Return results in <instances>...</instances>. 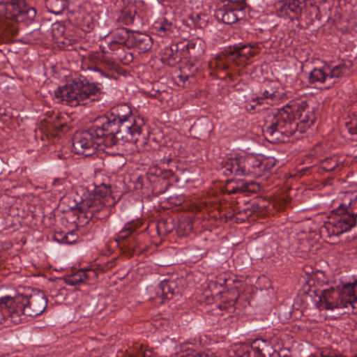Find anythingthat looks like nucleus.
Returning a JSON list of instances; mask_svg holds the SVG:
<instances>
[{
  "instance_id": "f257e3e1",
  "label": "nucleus",
  "mask_w": 357,
  "mask_h": 357,
  "mask_svg": "<svg viewBox=\"0 0 357 357\" xmlns=\"http://www.w3.org/2000/svg\"><path fill=\"white\" fill-rule=\"evenodd\" d=\"M296 117L304 127L310 128L316 119L314 107H310L307 102L301 101L297 106L296 114L290 107H286L275 114L268 115L264 131L266 137L274 142L280 140L282 135H292L298 125L296 121Z\"/></svg>"
},
{
  "instance_id": "f03ea898",
  "label": "nucleus",
  "mask_w": 357,
  "mask_h": 357,
  "mask_svg": "<svg viewBox=\"0 0 357 357\" xmlns=\"http://www.w3.org/2000/svg\"><path fill=\"white\" fill-rule=\"evenodd\" d=\"M101 96L100 84L86 79H75L54 91V98L58 102H64L71 107L89 105L99 100Z\"/></svg>"
},
{
  "instance_id": "7ed1b4c3",
  "label": "nucleus",
  "mask_w": 357,
  "mask_h": 357,
  "mask_svg": "<svg viewBox=\"0 0 357 357\" xmlns=\"http://www.w3.org/2000/svg\"><path fill=\"white\" fill-rule=\"evenodd\" d=\"M317 297V307L320 310L334 311L354 308V303L357 302V278L352 282L344 284L340 290L324 289Z\"/></svg>"
},
{
  "instance_id": "20e7f679",
  "label": "nucleus",
  "mask_w": 357,
  "mask_h": 357,
  "mask_svg": "<svg viewBox=\"0 0 357 357\" xmlns=\"http://www.w3.org/2000/svg\"><path fill=\"white\" fill-rule=\"evenodd\" d=\"M96 129L102 130L97 135L98 150L110 155L116 154L122 145L121 138L123 137L118 123L106 117L100 118L96 120Z\"/></svg>"
},
{
  "instance_id": "39448f33",
  "label": "nucleus",
  "mask_w": 357,
  "mask_h": 357,
  "mask_svg": "<svg viewBox=\"0 0 357 357\" xmlns=\"http://www.w3.org/2000/svg\"><path fill=\"white\" fill-rule=\"evenodd\" d=\"M19 296L0 298V329L27 321L29 315Z\"/></svg>"
},
{
  "instance_id": "423d86ee",
  "label": "nucleus",
  "mask_w": 357,
  "mask_h": 357,
  "mask_svg": "<svg viewBox=\"0 0 357 357\" xmlns=\"http://www.w3.org/2000/svg\"><path fill=\"white\" fill-rule=\"evenodd\" d=\"M223 174L226 176H252L261 175L263 165L254 155L239 156L228 159L223 167Z\"/></svg>"
},
{
  "instance_id": "0eeeda50",
  "label": "nucleus",
  "mask_w": 357,
  "mask_h": 357,
  "mask_svg": "<svg viewBox=\"0 0 357 357\" xmlns=\"http://www.w3.org/2000/svg\"><path fill=\"white\" fill-rule=\"evenodd\" d=\"M117 201L112 196L110 188L103 185L96 189L93 195L82 200L81 208L87 215L93 217L105 207L114 206Z\"/></svg>"
},
{
  "instance_id": "6e6552de",
  "label": "nucleus",
  "mask_w": 357,
  "mask_h": 357,
  "mask_svg": "<svg viewBox=\"0 0 357 357\" xmlns=\"http://www.w3.org/2000/svg\"><path fill=\"white\" fill-rule=\"evenodd\" d=\"M342 206L346 207V211L334 216L325 223L324 229L329 236H337L347 232L356 225L357 216L350 208V196L340 206Z\"/></svg>"
},
{
  "instance_id": "1a4fd4ad",
  "label": "nucleus",
  "mask_w": 357,
  "mask_h": 357,
  "mask_svg": "<svg viewBox=\"0 0 357 357\" xmlns=\"http://www.w3.org/2000/svg\"><path fill=\"white\" fill-rule=\"evenodd\" d=\"M101 130L96 129V121L88 130L77 132L73 139V149L75 153L86 157L92 155L98 150L97 135Z\"/></svg>"
},
{
  "instance_id": "9d476101",
  "label": "nucleus",
  "mask_w": 357,
  "mask_h": 357,
  "mask_svg": "<svg viewBox=\"0 0 357 357\" xmlns=\"http://www.w3.org/2000/svg\"><path fill=\"white\" fill-rule=\"evenodd\" d=\"M21 301L29 317H36L41 314L47 307V300L43 292L30 296L20 295Z\"/></svg>"
},
{
  "instance_id": "9b49d317",
  "label": "nucleus",
  "mask_w": 357,
  "mask_h": 357,
  "mask_svg": "<svg viewBox=\"0 0 357 357\" xmlns=\"http://www.w3.org/2000/svg\"><path fill=\"white\" fill-rule=\"evenodd\" d=\"M10 7L12 12L10 17L17 23L29 25L33 21L36 15L34 8L23 3L12 4ZM8 9L10 10V8H8Z\"/></svg>"
},
{
  "instance_id": "f8f14e48",
  "label": "nucleus",
  "mask_w": 357,
  "mask_h": 357,
  "mask_svg": "<svg viewBox=\"0 0 357 357\" xmlns=\"http://www.w3.org/2000/svg\"><path fill=\"white\" fill-rule=\"evenodd\" d=\"M268 346V342L262 338L255 339L250 346H243L236 353L238 357H264L263 351Z\"/></svg>"
},
{
  "instance_id": "ddd939ff",
  "label": "nucleus",
  "mask_w": 357,
  "mask_h": 357,
  "mask_svg": "<svg viewBox=\"0 0 357 357\" xmlns=\"http://www.w3.org/2000/svg\"><path fill=\"white\" fill-rule=\"evenodd\" d=\"M261 95L270 104H275L284 97L283 91L277 82H266L261 88Z\"/></svg>"
},
{
  "instance_id": "4468645a",
  "label": "nucleus",
  "mask_w": 357,
  "mask_h": 357,
  "mask_svg": "<svg viewBox=\"0 0 357 357\" xmlns=\"http://www.w3.org/2000/svg\"><path fill=\"white\" fill-rule=\"evenodd\" d=\"M257 53V49L250 44H239L225 51L226 56L232 61L238 58L248 60Z\"/></svg>"
},
{
  "instance_id": "2eb2a0df",
  "label": "nucleus",
  "mask_w": 357,
  "mask_h": 357,
  "mask_svg": "<svg viewBox=\"0 0 357 357\" xmlns=\"http://www.w3.org/2000/svg\"><path fill=\"white\" fill-rule=\"evenodd\" d=\"M112 115L114 119L111 121L116 122L119 126V129L123 127L129 121H132L134 116L132 115L130 107L126 105H121L112 109Z\"/></svg>"
},
{
  "instance_id": "dca6fc26",
  "label": "nucleus",
  "mask_w": 357,
  "mask_h": 357,
  "mask_svg": "<svg viewBox=\"0 0 357 357\" xmlns=\"http://www.w3.org/2000/svg\"><path fill=\"white\" fill-rule=\"evenodd\" d=\"M96 272L91 268L80 270L66 278V283L70 286L77 285L81 282L96 278Z\"/></svg>"
},
{
  "instance_id": "f3484780",
  "label": "nucleus",
  "mask_w": 357,
  "mask_h": 357,
  "mask_svg": "<svg viewBox=\"0 0 357 357\" xmlns=\"http://www.w3.org/2000/svg\"><path fill=\"white\" fill-rule=\"evenodd\" d=\"M144 126V119L135 116L132 119V121H129L123 127L121 128V132H127L130 136V140L136 143L139 140L138 136L142 133V127Z\"/></svg>"
},
{
  "instance_id": "a211bd4d",
  "label": "nucleus",
  "mask_w": 357,
  "mask_h": 357,
  "mask_svg": "<svg viewBox=\"0 0 357 357\" xmlns=\"http://www.w3.org/2000/svg\"><path fill=\"white\" fill-rule=\"evenodd\" d=\"M241 9L234 10L231 8H220L217 13V17L222 21L223 23L227 24H231L235 23L239 18V13Z\"/></svg>"
},
{
  "instance_id": "6ab92c4d",
  "label": "nucleus",
  "mask_w": 357,
  "mask_h": 357,
  "mask_svg": "<svg viewBox=\"0 0 357 357\" xmlns=\"http://www.w3.org/2000/svg\"><path fill=\"white\" fill-rule=\"evenodd\" d=\"M153 29L159 36H167L173 33L174 26L167 19L162 18L154 23Z\"/></svg>"
},
{
  "instance_id": "aec40b11",
  "label": "nucleus",
  "mask_w": 357,
  "mask_h": 357,
  "mask_svg": "<svg viewBox=\"0 0 357 357\" xmlns=\"http://www.w3.org/2000/svg\"><path fill=\"white\" fill-rule=\"evenodd\" d=\"M309 80L311 83L328 82L326 64L321 68H314L309 74Z\"/></svg>"
},
{
  "instance_id": "412c9836",
  "label": "nucleus",
  "mask_w": 357,
  "mask_h": 357,
  "mask_svg": "<svg viewBox=\"0 0 357 357\" xmlns=\"http://www.w3.org/2000/svg\"><path fill=\"white\" fill-rule=\"evenodd\" d=\"M347 71L344 65H326V73L328 79L330 83L333 82V79L337 78L342 75Z\"/></svg>"
},
{
  "instance_id": "4be33fe9",
  "label": "nucleus",
  "mask_w": 357,
  "mask_h": 357,
  "mask_svg": "<svg viewBox=\"0 0 357 357\" xmlns=\"http://www.w3.org/2000/svg\"><path fill=\"white\" fill-rule=\"evenodd\" d=\"M186 48L190 56L199 57L204 53V49L202 45V41L199 39L191 40L186 45Z\"/></svg>"
},
{
  "instance_id": "5701e85b",
  "label": "nucleus",
  "mask_w": 357,
  "mask_h": 357,
  "mask_svg": "<svg viewBox=\"0 0 357 357\" xmlns=\"http://www.w3.org/2000/svg\"><path fill=\"white\" fill-rule=\"evenodd\" d=\"M128 30L124 27L119 28L112 33L113 43L123 45L129 38Z\"/></svg>"
},
{
  "instance_id": "b1692460",
  "label": "nucleus",
  "mask_w": 357,
  "mask_h": 357,
  "mask_svg": "<svg viewBox=\"0 0 357 357\" xmlns=\"http://www.w3.org/2000/svg\"><path fill=\"white\" fill-rule=\"evenodd\" d=\"M47 6L50 11L54 14H61L68 8L66 0H47Z\"/></svg>"
},
{
  "instance_id": "393cba45",
  "label": "nucleus",
  "mask_w": 357,
  "mask_h": 357,
  "mask_svg": "<svg viewBox=\"0 0 357 357\" xmlns=\"http://www.w3.org/2000/svg\"><path fill=\"white\" fill-rule=\"evenodd\" d=\"M123 45L120 44H113V40H110L106 45H100V50L104 54H118V52Z\"/></svg>"
},
{
  "instance_id": "a878e982",
  "label": "nucleus",
  "mask_w": 357,
  "mask_h": 357,
  "mask_svg": "<svg viewBox=\"0 0 357 357\" xmlns=\"http://www.w3.org/2000/svg\"><path fill=\"white\" fill-rule=\"evenodd\" d=\"M77 236L74 231L66 234L59 233L55 236V239L61 243L72 244L77 241Z\"/></svg>"
},
{
  "instance_id": "bb28decb",
  "label": "nucleus",
  "mask_w": 357,
  "mask_h": 357,
  "mask_svg": "<svg viewBox=\"0 0 357 357\" xmlns=\"http://www.w3.org/2000/svg\"><path fill=\"white\" fill-rule=\"evenodd\" d=\"M151 38L147 35H142L136 38V44L139 48L146 52L151 47Z\"/></svg>"
},
{
  "instance_id": "cd10ccee",
  "label": "nucleus",
  "mask_w": 357,
  "mask_h": 357,
  "mask_svg": "<svg viewBox=\"0 0 357 357\" xmlns=\"http://www.w3.org/2000/svg\"><path fill=\"white\" fill-rule=\"evenodd\" d=\"M134 231V229L132 225H127L122 230L120 231L119 234V238L124 240L129 237L132 232Z\"/></svg>"
},
{
  "instance_id": "c85d7f7f",
  "label": "nucleus",
  "mask_w": 357,
  "mask_h": 357,
  "mask_svg": "<svg viewBox=\"0 0 357 357\" xmlns=\"http://www.w3.org/2000/svg\"><path fill=\"white\" fill-rule=\"evenodd\" d=\"M347 126L351 135H357V114L354 115Z\"/></svg>"
},
{
  "instance_id": "c756f323",
  "label": "nucleus",
  "mask_w": 357,
  "mask_h": 357,
  "mask_svg": "<svg viewBox=\"0 0 357 357\" xmlns=\"http://www.w3.org/2000/svg\"><path fill=\"white\" fill-rule=\"evenodd\" d=\"M347 126L351 135H357V114L354 115Z\"/></svg>"
},
{
  "instance_id": "7c9ffc66",
  "label": "nucleus",
  "mask_w": 357,
  "mask_h": 357,
  "mask_svg": "<svg viewBox=\"0 0 357 357\" xmlns=\"http://www.w3.org/2000/svg\"><path fill=\"white\" fill-rule=\"evenodd\" d=\"M350 208L354 214L357 216V194L350 195Z\"/></svg>"
},
{
  "instance_id": "2f4dec72",
  "label": "nucleus",
  "mask_w": 357,
  "mask_h": 357,
  "mask_svg": "<svg viewBox=\"0 0 357 357\" xmlns=\"http://www.w3.org/2000/svg\"><path fill=\"white\" fill-rule=\"evenodd\" d=\"M167 283H162L158 287V289L159 291H162L163 292V294H165V288L167 287Z\"/></svg>"
},
{
  "instance_id": "473e14b6",
  "label": "nucleus",
  "mask_w": 357,
  "mask_h": 357,
  "mask_svg": "<svg viewBox=\"0 0 357 357\" xmlns=\"http://www.w3.org/2000/svg\"><path fill=\"white\" fill-rule=\"evenodd\" d=\"M81 0H66L67 1V6H68L70 4H77L79 3Z\"/></svg>"
},
{
  "instance_id": "72a5a7b5",
  "label": "nucleus",
  "mask_w": 357,
  "mask_h": 357,
  "mask_svg": "<svg viewBox=\"0 0 357 357\" xmlns=\"http://www.w3.org/2000/svg\"><path fill=\"white\" fill-rule=\"evenodd\" d=\"M189 70L191 71V75H193L194 73L197 70V68L192 66L191 68H189Z\"/></svg>"
},
{
  "instance_id": "f704fd0d",
  "label": "nucleus",
  "mask_w": 357,
  "mask_h": 357,
  "mask_svg": "<svg viewBox=\"0 0 357 357\" xmlns=\"http://www.w3.org/2000/svg\"><path fill=\"white\" fill-rule=\"evenodd\" d=\"M91 70H94V71H96V72L100 73V75H101L102 76H105V73L102 72V70H100V69H98V68H92Z\"/></svg>"
},
{
  "instance_id": "c9c22d12",
  "label": "nucleus",
  "mask_w": 357,
  "mask_h": 357,
  "mask_svg": "<svg viewBox=\"0 0 357 357\" xmlns=\"http://www.w3.org/2000/svg\"><path fill=\"white\" fill-rule=\"evenodd\" d=\"M181 80H183V82H185V78H184V77H183V76H182V75L181 76Z\"/></svg>"
},
{
  "instance_id": "e433bc0d",
  "label": "nucleus",
  "mask_w": 357,
  "mask_h": 357,
  "mask_svg": "<svg viewBox=\"0 0 357 357\" xmlns=\"http://www.w3.org/2000/svg\"><path fill=\"white\" fill-rule=\"evenodd\" d=\"M144 357H150V356L145 355Z\"/></svg>"
}]
</instances>
